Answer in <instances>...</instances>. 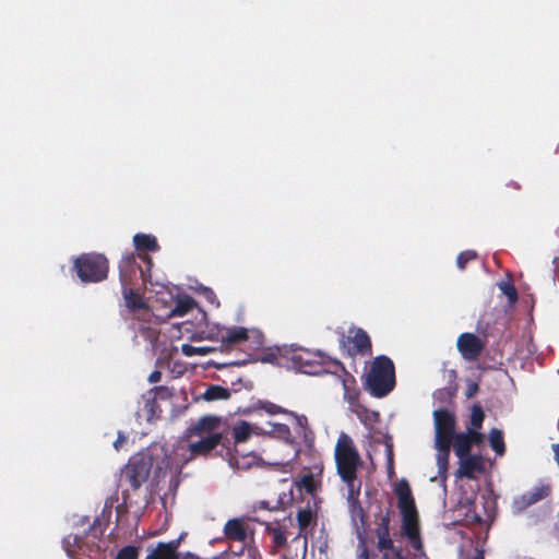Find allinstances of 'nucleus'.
Returning <instances> with one entry per match:
<instances>
[{
	"label": "nucleus",
	"instance_id": "1",
	"mask_svg": "<svg viewBox=\"0 0 559 559\" xmlns=\"http://www.w3.org/2000/svg\"><path fill=\"white\" fill-rule=\"evenodd\" d=\"M336 471L347 489V503L349 513L355 525L364 519V511L359 503L361 481L357 472L362 465L360 454L352 437L345 432L338 435L334 448Z\"/></svg>",
	"mask_w": 559,
	"mask_h": 559
},
{
	"label": "nucleus",
	"instance_id": "2",
	"mask_svg": "<svg viewBox=\"0 0 559 559\" xmlns=\"http://www.w3.org/2000/svg\"><path fill=\"white\" fill-rule=\"evenodd\" d=\"M167 468L169 464L163 449L152 448L134 454L124 466L122 476L133 489H138L151 477L153 481H158Z\"/></svg>",
	"mask_w": 559,
	"mask_h": 559
},
{
	"label": "nucleus",
	"instance_id": "3",
	"mask_svg": "<svg viewBox=\"0 0 559 559\" xmlns=\"http://www.w3.org/2000/svg\"><path fill=\"white\" fill-rule=\"evenodd\" d=\"M221 423V417L209 415L187 429L186 437L189 439L187 449L185 447L179 449L189 453V455L182 454L183 463L199 455H206L221 442L222 433L218 431Z\"/></svg>",
	"mask_w": 559,
	"mask_h": 559
},
{
	"label": "nucleus",
	"instance_id": "4",
	"mask_svg": "<svg viewBox=\"0 0 559 559\" xmlns=\"http://www.w3.org/2000/svg\"><path fill=\"white\" fill-rule=\"evenodd\" d=\"M397 507L402 515L401 534L414 549L413 559H428L420 538L418 515L411 488L406 480H401L395 488Z\"/></svg>",
	"mask_w": 559,
	"mask_h": 559
},
{
	"label": "nucleus",
	"instance_id": "5",
	"mask_svg": "<svg viewBox=\"0 0 559 559\" xmlns=\"http://www.w3.org/2000/svg\"><path fill=\"white\" fill-rule=\"evenodd\" d=\"M455 417L447 409L433 412L435 449L437 450L438 477L444 484L449 466L450 448L455 431Z\"/></svg>",
	"mask_w": 559,
	"mask_h": 559
},
{
	"label": "nucleus",
	"instance_id": "6",
	"mask_svg": "<svg viewBox=\"0 0 559 559\" xmlns=\"http://www.w3.org/2000/svg\"><path fill=\"white\" fill-rule=\"evenodd\" d=\"M281 356L285 359V367L306 374L320 376L330 373L337 382L336 372H334L333 364L337 361H324L319 353H313L299 347H284Z\"/></svg>",
	"mask_w": 559,
	"mask_h": 559
},
{
	"label": "nucleus",
	"instance_id": "7",
	"mask_svg": "<svg viewBox=\"0 0 559 559\" xmlns=\"http://www.w3.org/2000/svg\"><path fill=\"white\" fill-rule=\"evenodd\" d=\"M334 372H336L337 382L344 390V400L348 402L349 409L357 418L368 428H371L379 419V414L369 411L357 402L358 391L355 378L349 374L341 364H333Z\"/></svg>",
	"mask_w": 559,
	"mask_h": 559
},
{
	"label": "nucleus",
	"instance_id": "8",
	"mask_svg": "<svg viewBox=\"0 0 559 559\" xmlns=\"http://www.w3.org/2000/svg\"><path fill=\"white\" fill-rule=\"evenodd\" d=\"M366 385L376 397L389 394L395 385L394 365L385 356L377 357L366 378Z\"/></svg>",
	"mask_w": 559,
	"mask_h": 559
},
{
	"label": "nucleus",
	"instance_id": "9",
	"mask_svg": "<svg viewBox=\"0 0 559 559\" xmlns=\"http://www.w3.org/2000/svg\"><path fill=\"white\" fill-rule=\"evenodd\" d=\"M72 271L79 280H107L110 263L104 253L83 252L71 259Z\"/></svg>",
	"mask_w": 559,
	"mask_h": 559
},
{
	"label": "nucleus",
	"instance_id": "10",
	"mask_svg": "<svg viewBox=\"0 0 559 559\" xmlns=\"http://www.w3.org/2000/svg\"><path fill=\"white\" fill-rule=\"evenodd\" d=\"M153 266L148 254L127 252L118 262L120 280H152Z\"/></svg>",
	"mask_w": 559,
	"mask_h": 559
},
{
	"label": "nucleus",
	"instance_id": "11",
	"mask_svg": "<svg viewBox=\"0 0 559 559\" xmlns=\"http://www.w3.org/2000/svg\"><path fill=\"white\" fill-rule=\"evenodd\" d=\"M250 334L255 337L258 344H261L262 335L258 330H248L241 326L225 328L216 323H206V337L226 345L241 343L248 340Z\"/></svg>",
	"mask_w": 559,
	"mask_h": 559
},
{
	"label": "nucleus",
	"instance_id": "12",
	"mask_svg": "<svg viewBox=\"0 0 559 559\" xmlns=\"http://www.w3.org/2000/svg\"><path fill=\"white\" fill-rule=\"evenodd\" d=\"M377 548L382 552V559H407L402 550L394 546L390 535V519L388 515L381 519L377 530Z\"/></svg>",
	"mask_w": 559,
	"mask_h": 559
},
{
	"label": "nucleus",
	"instance_id": "13",
	"mask_svg": "<svg viewBox=\"0 0 559 559\" xmlns=\"http://www.w3.org/2000/svg\"><path fill=\"white\" fill-rule=\"evenodd\" d=\"M132 282H128L122 287V295L126 307L130 311H138L146 309L147 297L145 296V287L143 284L130 285Z\"/></svg>",
	"mask_w": 559,
	"mask_h": 559
},
{
	"label": "nucleus",
	"instance_id": "14",
	"mask_svg": "<svg viewBox=\"0 0 559 559\" xmlns=\"http://www.w3.org/2000/svg\"><path fill=\"white\" fill-rule=\"evenodd\" d=\"M63 548L70 558H75V555H83L88 558L95 559L98 552V547H93L90 542H84L81 536L69 534L62 540Z\"/></svg>",
	"mask_w": 559,
	"mask_h": 559
},
{
	"label": "nucleus",
	"instance_id": "15",
	"mask_svg": "<svg viewBox=\"0 0 559 559\" xmlns=\"http://www.w3.org/2000/svg\"><path fill=\"white\" fill-rule=\"evenodd\" d=\"M457 350L465 360H475L481 353L483 343L478 336L473 333H463L456 342Z\"/></svg>",
	"mask_w": 559,
	"mask_h": 559
},
{
	"label": "nucleus",
	"instance_id": "16",
	"mask_svg": "<svg viewBox=\"0 0 559 559\" xmlns=\"http://www.w3.org/2000/svg\"><path fill=\"white\" fill-rule=\"evenodd\" d=\"M269 425L271 427V430L269 431V433H272L273 436H275L280 439L285 440L286 444L290 448V454L287 460L273 462L271 464L272 465H282V466L288 465L290 462L296 460V457L298 456V453H299V450L292 438L290 429L285 424L269 423Z\"/></svg>",
	"mask_w": 559,
	"mask_h": 559
},
{
	"label": "nucleus",
	"instance_id": "17",
	"mask_svg": "<svg viewBox=\"0 0 559 559\" xmlns=\"http://www.w3.org/2000/svg\"><path fill=\"white\" fill-rule=\"evenodd\" d=\"M481 439V433L473 428H468L465 432L454 433L452 442L455 455L460 457L469 454L472 445L480 442Z\"/></svg>",
	"mask_w": 559,
	"mask_h": 559
},
{
	"label": "nucleus",
	"instance_id": "18",
	"mask_svg": "<svg viewBox=\"0 0 559 559\" xmlns=\"http://www.w3.org/2000/svg\"><path fill=\"white\" fill-rule=\"evenodd\" d=\"M344 346L350 356L367 354L371 348L368 334L360 329L349 331V335L344 342Z\"/></svg>",
	"mask_w": 559,
	"mask_h": 559
},
{
	"label": "nucleus",
	"instance_id": "19",
	"mask_svg": "<svg viewBox=\"0 0 559 559\" xmlns=\"http://www.w3.org/2000/svg\"><path fill=\"white\" fill-rule=\"evenodd\" d=\"M549 493L548 486H537L532 488L530 491L523 493L521 497L514 499L513 501V510L516 513L522 512L527 507L543 500Z\"/></svg>",
	"mask_w": 559,
	"mask_h": 559
},
{
	"label": "nucleus",
	"instance_id": "20",
	"mask_svg": "<svg viewBox=\"0 0 559 559\" xmlns=\"http://www.w3.org/2000/svg\"><path fill=\"white\" fill-rule=\"evenodd\" d=\"M459 460L460 466L456 471L457 477L473 479L476 477V474L484 471V462L478 455L466 454L464 456H460Z\"/></svg>",
	"mask_w": 559,
	"mask_h": 559
},
{
	"label": "nucleus",
	"instance_id": "21",
	"mask_svg": "<svg viewBox=\"0 0 559 559\" xmlns=\"http://www.w3.org/2000/svg\"><path fill=\"white\" fill-rule=\"evenodd\" d=\"M224 535L226 538L245 542L248 537V525L243 519L228 520L224 525Z\"/></svg>",
	"mask_w": 559,
	"mask_h": 559
},
{
	"label": "nucleus",
	"instance_id": "22",
	"mask_svg": "<svg viewBox=\"0 0 559 559\" xmlns=\"http://www.w3.org/2000/svg\"><path fill=\"white\" fill-rule=\"evenodd\" d=\"M263 432V429L258 425L245 420L237 421L233 427V436L237 443L246 442L252 436H259Z\"/></svg>",
	"mask_w": 559,
	"mask_h": 559
},
{
	"label": "nucleus",
	"instance_id": "23",
	"mask_svg": "<svg viewBox=\"0 0 559 559\" xmlns=\"http://www.w3.org/2000/svg\"><path fill=\"white\" fill-rule=\"evenodd\" d=\"M133 246L135 248V253L147 254L148 252H157L160 247L157 242L155 236L151 234H135L133 236Z\"/></svg>",
	"mask_w": 559,
	"mask_h": 559
},
{
	"label": "nucleus",
	"instance_id": "24",
	"mask_svg": "<svg viewBox=\"0 0 559 559\" xmlns=\"http://www.w3.org/2000/svg\"><path fill=\"white\" fill-rule=\"evenodd\" d=\"M178 545V540L159 543L156 548L145 557V559H179V555L177 552Z\"/></svg>",
	"mask_w": 559,
	"mask_h": 559
},
{
	"label": "nucleus",
	"instance_id": "25",
	"mask_svg": "<svg viewBox=\"0 0 559 559\" xmlns=\"http://www.w3.org/2000/svg\"><path fill=\"white\" fill-rule=\"evenodd\" d=\"M261 459L255 453H247L233 456L229 460V465L237 469H249L252 466L260 465Z\"/></svg>",
	"mask_w": 559,
	"mask_h": 559
},
{
	"label": "nucleus",
	"instance_id": "26",
	"mask_svg": "<svg viewBox=\"0 0 559 559\" xmlns=\"http://www.w3.org/2000/svg\"><path fill=\"white\" fill-rule=\"evenodd\" d=\"M468 264H476L480 267H485L483 260L475 250L462 251L456 258V265L460 270H465Z\"/></svg>",
	"mask_w": 559,
	"mask_h": 559
},
{
	"label": "nucleus",
	"instance_id": "27",
	"mask_svg": "<svg viewBox=\"0 0 559 559\" xmlns=\"http://www.w3.org/2000/svg\"><path fill=\"white\" fill-rule=\"evenodd\" d=\"M197 306L193 298L189 296L179 297L171 310V316L183 317Z\"/></svg>",
	"mask_w": 559,
	"mask_h": 559
},
{
	"label": "nucleus",
	"instance_id": "28",
	"mask_svg": "<svg viewBox=\"0 0 559 559\" xmlns=\"http://www.w3.org/2000/svg\"><path fill=\"white\" fill-rule=\"evenodd\" d=\"M287 415H289L294 420V427L299 437H302L304 439H308L311 435V431L308 429V419L304 415H297L293 412H288Z\"/></svg>",
	"mask_w": 559,
	"mask_h": 559
},
{
	"label": "nucleus",
	"instance_id": "29",
	"mask_svg": "<svg viewBox=\"0 0 559 559\" xmlns=\"http://www.w3.org/2000/svg\"><path fill=\"white\" fill-rule=\"evenodd\" d=\"M295 489H297L300 493L305 491L306 493L312 496L318 487V481L312 475H305L294 485Z\"/></svg>",
	"mask_w": 559,
	"mask_h": 559
},
{
	"label": "nucleus",
	"instance_id": "30",
	"mask_svg": "<svg viewBox=\"0 0 559 559\" xmlns=\"http://www.w3.org/2000/svg\"><path fill=\"white\" fill-rule=\"evenodd\" d=\"M202 397L205 401L227 400L229 397V392L227 389L219 385H212L205 390Z\"/></svg>",
	"mask_w": 559,
	"mask_h": 559
},
{
	"label": "nucleus",
	"instance_id": "31",
	"mask_svg": "<svg viewBox=\"0 0 559 559\" xmlns=\"http://www.w3.org/2000/svg\"><path fill=\"white\" fill-rule=\"evenodd\" d=\"M489 442L490 447L498 455L504 453V442L501 430L492 429L489 433Z\"/></svg>",
	"mask_w": 559,
	"mask_h": 559
},
{
	"label": "nucleus",
	"instance_id": "32",
	"mask_svg": "<svg viewBox=\"0 0 559 559\" xmlns=\"http://www.w3.org/2000/svg\"><path fill=\"white\" fill-rule=\"evenodd\" d=\"M253 408L264 411L265 413H267L270 415L287 414L288 413V411H286L285 408L278 406L272 402H269V401H258L253 405Z\"/></svg>",
	"mask_w": 559,
	"mask_h": 559
},
{
	"label": "nucleus",
	"instance_id": "33",
	"mask_svg": "<svg viewBox=\"0 0 559 559\" xmlns=\"http://www.w3.org/2000/svg\"><path fill=\"white\" fill-rule=\"evenodd\" d=\"M316 512L309 506L300 509L297 513V521L301 530L306 528L314 520Z\"/></svg>",
	"mask_w": 559,
	"mask_h": 559
},
{
	"label": "nucleus",
	"instance_id": "34",
	"mask_svg": "<svg viewBox=\"0 0 559 559\" xmlns=\"http://www.w3.org/2000/svg\"><path fill=\"white\" fill-rule=\"evenodd\" d=\"M193 290L200 297L204 298L209 304L213 305L214 307L217 308L219 306V301L217 300L216 295L214 294V292L211 288L199 284L198 286H195L193 288Z\"/></svg>",
	"mask_w": 559,
	"mask_h": 559
},
{
	"label": "nucleus",
	"instance_id": "35",
	"mask_svg": "<svg viewBox=\"0 0 559 559\" xmlns=\"http://www.w3.org/2000/svg\"><path fill=\"white\" fill-rule=\"evenodd\" d=\"M498 286L500 292L508 298L510 304L516 301L518 292L513 285V282H499Z\"/></svg>",
	"mask_w": 559,
	"mask_h": 559
},
{
	"label": "nucleus",
	"instance_id": "36",
	"mask_svg": "<svg viewBox=\"0 0 559 559\" xmlns=\"http://www.w3.org/2000/svg\"><path fill=\"white\" fill-rule=\"evenodd\" d=\"M181 352L187 357H192V356H197V355L204 356L210 353V348L209 347H198V346H193L190 344H183L181 346Z\"/></svg>",
	"mask_w": 559,
	"mask_h": 559
},
{
	"label": "nucleus",
	"instance_id": "37",
	"mask_svg": "<svg viewBox=\"0 0 559 559\" xmlns=\"http://www.w3.org/2000/svg\"><path fill=\"white\" fill-rule=\"evenodd\" d=\"M139 558V550L134 546H126L121 548L118 554L116 555L115 559H138Z\"/></svg>",
	"mask_w": 559,
	"mask_h": 559
},
{
	"label": "nucleus",
	"instance_id": "38",
	"mask_svg": "<svg viewBox=\"0 0 559 559\" xmlns=\"http://www.w3.org/2000/svg\"><path fill=\"white\" fill-rule=\"evenodd\" d=\"M484 420V412L479 406H474L471 412V424L473 429L477 430L480 428Z\"/></svg>",
	"mask_w": 559,
	"mask_h": 559
},
{
	"label": "nucleus",
	"instance_id": "39",
	"mask_svg": "<svg viewBox=\"0 0 559 559\" xmlns=\"http://www.w3.org/2000/svg\"><path fill=\"white\" fill-rule=\"evenodd\" d=\"M358 559H374V556H371L366 547L365 539L359 535V554Z\"/></svg>",
	"mask_w": 559,
	"mask_h": 559
},
{
	"label": "nucleus",
	"instance_id": "40",
	"mask_svg": "<svg viewBox=\"0 0 559 559\" xmlns=\"http://www.w3.org/2000/svg\"><path fill=\"white\" fill-rule=\"evenodd\" d=\"M281 352H283V349H278L280 354H281ZM262 361L275 362V364L285 366V359H283L281 355H280V359H278L275 354H270V355L265 356L262 359Z\"/></svg>",
	"mask_w": 559,
	"mask_h": 559
},
{
	"label": "nucleus",
	"instance_id": "41",
	"mask_svg": "<svg viewBox=\"0 0 559 559\" xmlns=\"http://www.w3.org/2000/svg\"><path fill=\"white\" fill-rule=\"evenodd\" d=\"M274 542H275L277 545H283V544H285L286 538H285V536L283 535V533H282L281 531H274Z\"/></svg>",
	"mask_w": 559,
	"mask_h": 559
},
{
	"label": "nucleus",
	"instance_id": "42",
	"mask_svg": "<svg viewBox=\"0 0 559 559\" xmlns=\"http://www.w3.org/2000/svg\"><path fill=\"white\" fill-rule=\"evenodd\" d=\"M160 372L159 371H153L150 376H148V381L151 383H156L160 380Z\"/></svg>",
	"mask_w": 559,
	"mask_h": 559
},
{
	"label": "nucleus",
	"instance_id": "43",
	"mask_svg": "<svg viewBox=\"0 0 559 559\" xmlns=\"http://www.w3.org/2000/svg\"><path fill=\"white\" fill-rule=\"evenodd\" d=\"M124 441H126V437L122 436L121 433H119L117 440L114 442L115 449L119 450Z\"/></svg>",
	"mask_w": 559,
	"mask_h": 559
},
{
	"label": "nucleus",
	"instance_id": "44",
	"mask_svg": "<svg viewBox=\"0 0 559 559\" xmlns=\"http://www.w3.org/2000/svg\"><path fill=\"white\" fill-rule=\"evenodd\" d=\"M478 386L476 383H471V385L468 386V390H467V396L471 397L473 396L476 391H477Z\"/></svg>",
	"mask_w": 559,
	"mask_h": 559
},
{
	"label": "nucleus",
	"instance_id": "45",
	"mask_svg": "<svg viewBox=\"0 0 559 559\" xmlns=\"http://www.w3.org/2000/svg\"><path fill=\"white\" fill-rule=\"evenodd\" d=\"M552 450L555 453V460L559 465V444H552Z\"/></svg>",
	"mask_w": 559,
	"mask_h": 559
},
{
	"label": "nucleus",
	"instance_id": "46",
	"mask_svg": "<svg viewBox=\"0 0 559 559\" xmlns=\"http://www.w3.org/2000/svg\"><path fill=\"white\" fill-rule=\"evenodd\" d=\"M237 557H238V555H237V554H230V555H227V556H226V559H237ZM213 559H219V558H216V557H215V558H213ZM248 559H250V558H248Z\"/></svg>",
	"mask_w": 559,
	"mask_h": 559
},
{
	"label": "nucleus",
	"instance_id": "47",
	"mask_svg": "<svg viewBox=\"0 0 559 559\" xmlns=\"http://www.w3.org/2000/svg\"><path fill=\"white\" fill-rule=\"evenodd\" d=\"M506 275H507L508 280H513V277H512V274H511V273L507 272V274H506Z\"/></svg>",
	"mask_w": 559,
	"mask_h": 559
},
{
	"label": "nucleus",
	"instance_id": "48",
	"mask_svg": "<svg viewBox=\"0 0 559 559\" xmlns=\"http://www.w3.org/2000/svg\"><path fill=\"white\" fill-rule=\"evenodd\" d=\"M512 186H513L515 189H518V190L521 188V187H520L518 183H515V182H513V183H512Z\"/></svg>",
	"mask_w": 559,
	"mask_h": 559
},
{
	"label": "nucleus",
	"instance_id": "49",
	"mask_svg": "<svg viewBox=\"0 0 559 559\" xmlns=\"http://www.w3.org/2000/svg\"><path fill=\"white\" fill-rule=\"evenodd\" d=\"M202 317H203L204 320L206 319L205 312H202Z\"/></svg>",
	"mask_w": 559,
	"mask_h": 559
},
{
	"label": "nucleus",
	"instance_id": "50",
	"mask_svg": "<svg viewBox=\"0 0 559 559\" xmlns=\"http://www.w3.org/2000/svg\"><path fill=\"white\" fill-rule=\"evenodd\" d=\"M155 284H157V285H160V286H162V282H159V281H156V282H155Z\"/></svg>",
	"mask_w": 559,
	"mask_h": 559
},
{
	"label": "nucleus",
	"instance_id": "51",
	"mask_svg": "<svg viewBox=\"0 0 559 559\" xmlns=\"http://www.w3.org/2000/svg\"><path fill=\"white\" fill-rule=\"evenodd\" d=\"M475 559H484V558H483V556H478V557H476Z\"/></svg>",
	"mask_w": 559,
	"mask_h": 559
}]
</instances>
